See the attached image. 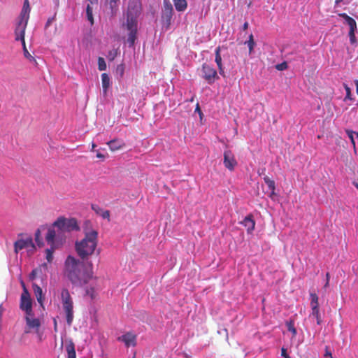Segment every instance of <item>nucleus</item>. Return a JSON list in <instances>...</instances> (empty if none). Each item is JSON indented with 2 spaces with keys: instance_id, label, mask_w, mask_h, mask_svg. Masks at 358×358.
<instances>
[{
  "instance_id": "26",
  "label": "nucleus",
  "mask_w": 358,
  "mask_h": 358,
  "mask_svg": "<svg viewBox=\"0 0 358 358\" xmlns=\"http://www.w3.org/2000/svg\"><path fill=\"white\" fill-rule=\"evenodd\" d=\"M44 229H45V227L41 226L40 228H38L36 230V231L35 233V241L39 247H41L43 245V243L41 238V231L44 230Z\"/></svg>"
},
{
  "instance_id": "44",
  "label": "nucleus",
  "mask_w": 358,
  "mask_h": 358,
  "mask_svg": "<svg viewBox=\"0 0 358 358\" xmlns=\"http://www.w3.org/2000/svg\"><path fill=\"white\" fill-rule=\"evenodd\" d=\"M195 112H197L199 114V115H202V112L201 110V108H200V106H199V103H197L196 106Z\"/></svg>"
},
{
  "instance_id": "47",
  "label": "nucleus",
  "mask_w": 358,
  "mask_h": 358,
  "mask_svg": "<svg viewBox=\"0 0 358 358\" xmlns=\"http://www.w3.org/2000/svg\"><path fill=\"white\" fill-rule=\"evenodd\" d=\"M117 71H120L121 76L124 73V67L122 65L117 66Z\"/></svg>"
},
{
  "instance_id": "33",
  "label": "nucleus",
  "mask_w": 358,
  "mask_h": 358,
  "mask_svg": "<svg viewBox=\"0 0 358 358\" xmlns=\"http://www.w3.org/2000/svg\"><path fill=\"white\" fill-rule=\"evenodd\" d=\"M98 69L99 71H105L106 69V64L103 57L98 58Z\"/></svg>"
},
{
  "instance_id": "53",
  "label": "nucleus",
  "mask_w": 358,
  "mask_h": 358,
  "mask_svg": "<svg viewBox=\"0 0 358 358\" xmlns=\"http://www.w3.org/2000/svg\"><path fill=\"white\" fill-rule=\"evenodd\" d=\"M343 0H336L335 3L336 5H338L340 3H341Z\"/></svg>"
},
{
  "instance_id": "16",
  "label": "nucleus",
  "mask_w": 358,
  "mask_h": 358,
  "mask_svg": "<svg viewBox=\"0 0 358 358\" xmlns=\"http://www.w3.org/2000/svg\"><path fill=\"white\" fill-rule=\"evenodd\" d=\"M346 22L350 27L349 36L352 43L355 42V31L357 29L356 21L351 17L345 14Z\"/></svg>"
},
{
  "instance_id": "57",
  "label": "nucleus",
  "mask_w": 358,
  "mask_h": 358,
  "mask_svg": "<svg viewBox=\"0 0 358 358\" xmlns=\"http://www.w3.org/2000/svg\"><path fill=\"white\" fill-rule=\"evenodd\" d=\"M355 134L357 135V137L358 138V132H355Z\"/></svg>"
},
{
  "instance_id": "21",
  "label": "nucleus",
  "mask_w": 358,
  "mask_h": 358,
  "mask_svg": "<svg viewBox=\"0 0 358 358\" xmlns=\"http://www.w3.org/2000/svg\"><path fill=\"white\" fill-rule=\"evenodd\" d=\"M265 183L268 185V189L271 190L269 196L272 197L275 194V181L270 178L268 176H265L264 177Z\"/></svg>"
},
{
  "instance_id": "22",
  "label": "nucleus",
  "mask_w": 358,
  "mask_h": 358,
  "mask_svg": "<svg viewBox=\"0 0 358 358\" xmlns=\"http://www.w3.org/2000/svg\"><path fill=\"white\" fill-rule=\"evenodd\" d=\"M102 87L104 93H106L110 87V80L108 75L106 73L101 74Z\"/></svg>"
},
{
  "instance_id": "42",
  "label": "nucleus",
  "mask_w": 358,
  "mask_h": 358,
  "mask_svg": "<svg viewBox=\"0 0 358 358\" xmlns=\"http://www.w3.org/2000/svg\"><path fill=\"white\" fill-rule=\"evenodd\" d=\"M22 8H26L30 10L29 3L28 0H24Z\"/></svg>"
},
{
  "instance_id": "25",
  "label": "nucleus",
  "mask_w": 358,
  "mask_h": 358,
  "mask_svg": "<svg viewBox=\"0 0 358 358\" xmlns=\"http://www.w3.org/2000/svg\"><path fill=\"white\" fill-rule=\"evenodd\" d=\"M29 10H27L26 8H22L20 13V15L19 16V22H28L29 18Z\"/></svg>"
},
{
  "instance_id": "28",
  "label": "nucleus",
  "mask_w": 358,
  "mask_h": 358,
  "mask_svg": "<svg viewBox=\"0 0 358 358\" xmlns=\"http://www.w3.org/2000/svg\"><path fill=\"white\" fill-rule=\"evenodd\" d=\"M286 326L289 331L292 332V336L295 337L297 331L296 328L294 327V322L292 320L288 321L286 322Z\"/></svg>"
},
{
  "instance_id": "45",
  "label": "nucleus",
  "mask_w": 358,
  "mask_h": 358,
  "mask_svg": "<svg viewBox=\"0 0 358 358\" xmlns=\"http://www.w3.org/2000/svg\"><path fill=\"white\" fill-rule=\"evenodd\" d=\"M325 357H329V358L333 357L332 354L330 351L328 350V348H326V352L324 355Z\"/></svg>"
},
{
  "instance_id": "1",
  "label": "nucleus",
  "mask_w": 358,
  "mask_h": 358,
  "mask_svg": "<svg viewBox=\"0 0 358 358\" xmlns=\"http://www.w3.org/2000/svg\"><path fill=\"white\" fill-rule=\"evenodd\" d=\"M64 273L73 285L83 287L93 278L92 264L69 255L64 262Z\"/></svg>"
},
{
  "instance_id": "38",
  "label": "nucleus",
  "mask_w": 358,
  "mask_h": 358,
  "mask_svg": "<svg viewBox=\"0 0 358 358\" xmlns=\"http://www.w3.org/2000/svg\"><path fill=\"white\" fill-rule=\"evenodd\" d=\"M116 56H117L116 50H111L108 52V57L109 60L112 61L115 58Z\"/></svg>"
},
{
  "instance_id": "51",
  "label": "nucleus",
  "mask_w": 358,
  "mask_h": 358,
  "mask_svg": "<svg viewBox=\"0 0 358 358\" xmlns=\"http://www.w3.org/2000/svg\"><path fill=\"white\" fill-rule=\"evenodd\" d=\"M326 278H327V281H329V279H330V274H329V273H326Z\"/></svg>"
},
{
  "instance_id": "8",
  "label": "nucleus",
  "mask_w": 358,
  "mask_h": 358,
  "mask_svg": "<svg viewBox=\"0 0 358 358\" xmlns=\"http://www.w3.org/2000/svg\"><path fill=\"white\" fill-rule=\"evenodd\" d=\"M310 306L311 307V313L310 316H313L316 318L317 324L318 325L322 324V318L321 315L320 313V308H319V298L317 295L315 293H310Z\"/></svg>"
},
{
  "instance_id": "50",
  "label": "nucleus",
  "mask_w": 358,
  "mask_h": 358,
  "mask_svg": "<svg viewBox=\"0 0 358 358\" xmlns=\"http://www.w3.org/2000/svg\"><path fill=\"white\" fill-rule=\"evenodd\" d=\"M96 147V144L93 143L92 144V149H91V150L92 151H94V149H95Z\"/></svg>"
},
{
  "instance_id": "9",
  "label": "nucleus",
  "mask_w": 358,
  "mask_h": 358,
  "mask_svg": "<svg viewBox=\"0 0 358 358\" xmlns=\"http://www.w3.org/2000/svg\"><path fill=\"white\" fill-rule=\"evenodd\" d=\"M57 227L53 226V224L48 228V232L45 235V241L50 245H57L59 239L61 232L56 231Z\"/></svg>"
},
{
  "instance_id": "39",
  "label": "nucleus",
  "mask_w": 358,
  "mask_h": 358,
  "mask_svg": "<svg viewBox=\"0 0 358 358\" xmlns=\"http://www.w3.org/2000/svg\"><path fill=\"white\" fill-rule=\"evenodd\" d=\"M103 219H109L110 212L109 210H103L100 215Z\"/></svg>"
},
{
  "instance_id": "14",
  "label": "nucleus",
  "mask_w": 358,
  "mask_h": 358,
  "mask_svg": "<svg viewBox=\"0 0 358 358\" xmlns=\"http://www.w3.org/2000/svg\"><path fill=\"white\" fill-rule=\"evenodd\" d=\"M117 341L123 342L127 348L136 345V336L131 332H127L118 337Z\"/></svg>"
},
{
  "instance_id": "17",
  "label": "nucleus",
  "mask_w": 358,
  "mask_h": 358,
  "mask_svg": "<svg viewBox=\"0 0 358 358\" xmlns=\"http://www.w3.org/2000/svg\"><path fill=\"white\" fill-rule=\"evenodd\" d=\"M241 223L247 228L248 233H252L255 229V221L251 214L247 215Z\"/></svg>"
},
{
  "instance_id": "46",
  "label": "nucleus",
  "mask_w": 358,
  "mask_h": 358,
  "mask_svg": "<svg viewBox=\"0 0 358 358\" xmlns=\"http://www.w3.org/2000/svg\"><path fill=\"white\" fill-rule=\"evenodd\" d=\"M93 294H94V289H91L90 290H89V289L87 290V294L90 295L92 299L94 298Z\"/></svg>"
},
{
  "instance_id": "6",
  "label": "nucleus",
  "mask_w": 358,
  "mask_h": 358,
  "mask_svg": "<svg viewBox=\"0 0 358 358\" xmlns=\"http://www.w3.org/2000/svg\"><path fill=\"white\" fill-rule=\"evenodd\" d=\"M201 71L202 78L210 85L214 83L216 80L219 79L216 70L207 64L202 65Z\"/></svg>"
},
{
  "instance_id": "23",
  "label": "nucleus",
  "mask_w": 358,
  "mask_h": 358,
  "mask_svg": "<svg viewBox=\"0 0 358 358\" xmlns=\"http://www.w3.org/2000/svg\"><path fill=\"white\" fill-rule=\"evenodd\" d=\"M173 3L176 9L179 12L184 11L187 8V3L186 0H173Z\"/></svg>"
},
{
  "instance_id": "48",
  "label": "nucleus",
  "mask_w": 358,
  "mask_h": 358,
  "mask_svg": "<svg viewBox=\"0 0 358 358\" xmlns=\"http://www.w3.org/2000/svg\"><path fill=\"white\" fill-rule=\"evenodd\" d=\"M248 26H249V24L248 22H245L243 25V30L245 31L246 29H248Z\"/></svg>"
},
{
  "instance_id": "5",
  "label": "nucleus",
  "mask_w": 358,
  "mask_h": 358,
  "mask_svg": "<svg viewBox=\"0 0 358 358\" xmlns=\"http://www.w3.org/2000/svg\"><path fill=\"white\" fill-rule=\"evenodd\" d=\"M53 226L57 227L58 231L62 233L70 232L72 231H78L80 227L75 218H65L59 217L53 222Z\"/></svg>"
},
{
  "instance_id": "56",
  "label": "nucleus",
  "mask_w": 358,
  "mask_h": 358,
  "mask_svg": "<svg viewBox=\"0 0 358 358\" xmlns=\"http://www.w3.org/2000/svg\"><path fill=\"white\" fill-rule=\"evenodd\" d=\"M24 332H25L26 334H28V333H29V332H30V330H29H29H25V331H24Z\"/></svg>"
},
{
  "instance_id": "30",
  "label": "nucleus",
  "mask_w": 358,
  "mask_h": 358,
  "mask_svg": "<svg viewBox=\"0 0 358 358\" xmlns=\"http://www.w3.org/2000/svg\"><path fill=\"white\" fill-rule=\"evenodd\" d=\"M245 43L248 45V48H249V53L251 54L252 52L253 51L254 47L255 45V43L254 41V37L252 34L249 36L248 41H247Z\"/></svg>"
},
{
  "instance_id": "18",
  "label": "nucleus",
  "mask_w": 358,
  "mask_h": 358,
  "mask_svg": "<svg viewBox=\"0 0 358 358\" xmlns=\"http://www.w3.org/2000/svg\"><path fill=\"white\" fill-rule=\"evenodd\" d=\"M220 50H221L220 46H218L216 48L215 51V62L217 64V66L218 67L219 73L221 76L224 77L225 75H224V68H223L222 63V57L220 55Z\"/></svg>"
},
{
  "instance_id": "4",
  "label": "nucleus",
  "mask_w": 358,
  "mask_h": 358,
  "mask_svg": "<svg viewBox=\"0 0 358 358\" xmlns=\"http://www.w3.org/2000/svg\"><path fill=\"white\" fill-rule=\"evenodd\" d=\"M122 27L128 31L127 43H129V45L131 47L135 43L138 31L136 15H134L129 10L127 14V21L122 24Z\"/></svg>"
},
{
  "instance_id": "19",
  "label": "nucleus",
  "mask_w": 358,
  "mask_h": 358,
  "mask_svg": "<svg viewBox=\"0 0 358 358\" xmlns=\"http://www.w3.org/2000/svg\"><path fill=\"white\" fill-rule=\"evenodd\" d=\"M111 151H117L124 147L125 143L122 141L114 139L107 143Z\"/></svg>"
},
{
  "instance_id": "36",
  "label": "nucleus",
  "mask_w": 358,
  "mask_h": 358,
  "mask_svg": "<svg viewBox=\"0 0 358 358\" xmlns=\"http://www.w3.org/2000/svg\"><path fill=\"white\" fill-rule=\"evenodd\" d=\"M91 208L98 215H100V213H101V212L103 210L101 208L96 204H92Z\"/></svg>"
},
{
  "instance_id": "54",
  "label": "nucleus",
  "mask_w": 358,
  "mask_h": 358,
  "mask_svg": "<svg viewBox=\"0 0 358 358\" xmlns=\"http://www.w3.org/2000/svg\"><path fill=\"white\" fill-rule=\"evenodd\" d=\"M329 281H327H327H326V283H325V285H324V287H325V288H326V287H327L329 286Z\"/></svg>"
},
{
  "instance_id": "31",
  "label": "nucleus",
  "mask_w": 358,
  "mask_h": 358,
  "mask_svg": "<svg viewBox=\"0 0 358 358\" xmlns=\"http://www.w3.org/2000/svg\"><path fill=\"white\" fill-rule=\"evenodd\" d=\"M117 1L119 0H106V3L109 5L113 15L116 13Z\"/></svg>"
},
{
  "instance_id": "40",
  "label": "nucleus",
  "mask_w": 358,
  "mask_h": 358,
  "mask_svg": "<svg viewBox=\"0 0 358 358\" xmlns=\"http://www.w3.org/2000/svg\"><path fill=\"white\" fill-rule=\"evenodd\" d=\"M39 271L38 269H34L29 275L31 280H34L38 275Z\"/></svg>"
},
{
  "instance_id": "12",
  "label": "nucleus",
  "mask_w": 358,
  "mask_h": 358,
  "mask_svg": "<svg viewBox=\"0 0 358 358\" xmlns=\"http://www.w3.org/2000/svg\"><path fill=\"white\" fill-rule=\"evenodd\" d=\"M31 248L32 250L35 249V245L33 243L31 237H29L25 240L20 239L14 243V250L17 254L18 252L24 248Z\"/></svg>"
},
{
  "instance_id": "20",
  "label": "nucleus",
  "mask_w": 358,
  "mask_h": 358,
  "mask_svg": "<svg viewBox=\"0 0 358 358\" xmlns=\"http://www.w3.org/2000/svg\"><path fill=\"white\" fill-rule=\"evenodd\" d=\"M67 358H76L74 343L70 340L66 345Z\"/></svg>"
},
{
  "instance_id": "2",
  "label": "nucleus",
  "mask_w": 358,
  "mask_h": 358,
  "mask_svg": "<svg viewBox=\"0 0 358 358\" xmlns=\"http://www.w3.org/2000/svg\"><path fill=\"white\" fill-rule=\"evenodd\" d=\"M84 238L75 243V249L82 260L87 259L92 256L97 247L98 232L92 229L90 221L87 220L83 224Z\"/></svg>"
},
{
  "instance_id": "58",
  "label": "nucleus",
  "mask_w": 358,
  "mask_h": 358,
  "mask_svg": "<svg viewBox=\"0 0 358 358\" xmlns=\"http://www.w3.org/2000/svg\"><path fill=\"white\" fill-rule=\"evenodd\" d=\"M331 358H334V357H331Z\"/></svg>"
},
{
  "instance_id": "55",
  "label": "nucleus",
  "mask_w": 358,
  "mask_h": 358,
  "mask_svg": "<svg viewBox=\"0 0 358 358\" xmlns=\"http://www.w3.org/2000/svg\"><path fill=\"white\" fill-rule=\"evenodd\" d=\"M90 2L92 4H93L94 3H97V0H90Z\"/></svg>"
},
{
  "instance_id": "13",
  "label": "nucleus",
  "mask_w": 358,
  "mask_h": 358,
  "mask_svg": "<svg viewBox=\"0 0 358 358\" xmlns=\"http://www.w3.org/2000/svg\"><path fill=\"white\" fill-rule=\"evenodd\" d=\"M27 22H17L15 29V40L20 41L21 43H24L25 41V30L27 28Z\"/></svg>"
},
{
  "instance_id": "27",
  "label": "nucleus",
  "mask_w": 358,
  "mask_h": 358,
  "mask_svg": "<svg viewBox=\"0 0 358 358\" xmlns=\"http://www.w3.org/2000/svg\"><path fill=\"white\" fill-rule=\"evenodd\" d=\"M57 248V245H50V248L46 250V259L50 263L53 259V252Z\"/></svg>"
},
{
  "instance_id": "29",
  "label": "nucleus",
  "mask_w": 358,
  "mask_h": 358,
  "mask_svg": "<svg viewBox=\"0 0 358 358\" xmlns=\"http://www.w3.org/2000/svg\"><path fill=\"white\" fill-rule=\"evenodd\" d=\"M86 15L87 20L90 22L91 24H94V17L92 14V7L90 4H87L86 8Z\"/></svg>"
},
{
  "instance_id": "15",
  "label": "nucleus",
  "mask_w": 358,
  "mask_h": 358,
  "mask_svg": "<svg viewBox=\"0 0 358 358\" xmlns=\"http://www.w3.org/2000/svg\"><path fill=\"white\" fill-rule=\"evenodd\" d=\"M34 314L32 315H26L25 321L27 326L29 329H35L36 333H38L39 328L41 327V321L38 318L32 317Z\"/></svg>"
},
{
  "instance_id": "11",
  "label": "nucleus",
  "mask_w": 358,
  "mask_h": 358,
  "mask_svg": "<svg viewBox=\"0 0 358 358\" xmlns=\"http://www.w3.org/2000/svg\"><path fill=\"white\" fill-rule=\"evenodd\" d=\"M173 6L169 0H164L162 20L169 26L171 24V21L173 16Z\"/></svg>"
},
{
  "instance_id": "3",
  "label": "nucleus",
  "mask_w": 358,
  "mask_h": 358,
  "mask_svg": "<svg viewBox=\"0 0 358 358\" xmlns=\"http://www.w3.org/2000/svg\"><path fill=\"white\" fill-rule=\"evenodd\" d=\"M61 301L62 308L66 315V323L71 326L73 321V301L67 288H62L61 291Z\"/></svg>"
},
{
  "instance_id": "7",
  "label": "nucleus",
  "mask_w": 358,
  "mask_h": 358,
  "mask_svg": "<svg viewBox=\"0 0 358 358\" xmlns=\"http://www.w3.org/2000/svg\"><path fill=\"white\" fill-rule=\"evenodd\" d=\"M24 287V291L21 295L20 308L25 311L26 315H32V302L29 294L24 287V282H22Z\"/></svg>"
},
{
  "instance_id": "37",
  "label": "nucleus",
  "mask_w": 358,
  "mask_h": 358,
  "mask_svg": "<svg viewBox=\"0 0 358 358\" xmlns=\"http://www.w3.org/2000/svg\"><path fill=\"white\" fill-rule=\"evenodd\" d=\"M345 89L346 90V95H345V97L344 100L345 101L347 100V99L352 100L351 91H350V87L348 85H345Z\"/></svg>"
},
{
  "instance_id": "35",
  "label": "nucleus",
  "mask_w": 358,
  "mask_h": 358,
  "mask_svg": "<svg viewBox=\"0 0 358 358\" xmlns=\"http://www.w3.org/2000/svg\"><path fill=\"white\" fill-rule=\"evenodd\" d=\"M346 133H347L348 137L350 138V139L351 140L352 143L355 146V140H354L355 132L352 130L347 129Z\"/></svg>"
},
{
  "instance_id": "24",
  "label": "nucleus",
  "mask_w": 358,
  "mask_h": 358,
  "mask_svg": "<svg viewBox=\"0 0 358 358\" xmlns=\"http://www.w3.org/2000/svg\"><path fill=\"white\" fill-rule=\"evenodd\" d=\"M33 288H34V291L35 295L36 296L37 301L40 303H42V301H43L42 289L38 285H37L36 284L33 285Z\"/></svg>"
},
{
  "instance_id": "41",
  "label": "nucleus",
  "mask_w": 358,
  "mask_h": 358,
  "mask_svg": "<svg viewBox=\"0 0 358 358\" xmlns=\"http://www.w3.org/2000/svg\"><path fill=\"white\" fill-rule=\"evenodd\" d=\"M281 356L284 358H291L287 353V350L284 348L281 349Z\"/></svg>"
},
{
  "instance_id": "10",
  "label": "nucleus",
  "mask_w": 358,
  "mask_h": 358,
  "mask_svg": "<svg viewBox=\"0 0 358 358\" xmlns=\"http://www.w3.org/2000/svg\"><path fill=\"white\" fill-rule=\"evenodd\" d=\"M223 155L225 168L231 171H234L238 163L233 152L231 150H225Z\"/></svg>"
},
{
  "instance_id": "52",
  "label": "nucleus",
  "mask_w": 358,
  "mask_h": 358,
  "mask_svg": "<svg viewBox=\"0 0 358 358\" xmlns=\"http://www.w3.org/2000/svg\"><path fill=\"white\" fill-rule=\"evenodd\" d=\"M355 85H356L357 94H358V80L355 81Z\"/></svg>"
},
{
  "instance_id": "49",
  "label": "nucleus",
  "mask_w": 358,
  "mask_h": 358,
  "mask_svg": "<svg viewBox=\"0 0 358 358\" xmlns=\"http://www.w3.org/2000/svg\"><path fill=\"white\" fill-rule=\"evenodd\" d=\"M54 329L55 331H57V323L55 319H54Z\"/></svg>"
},
{
  "instance_id": "34",
  "label": "nucleus",
  "mask_w": 358,
  "mask_h": 358,
  "mask_svg": "<svg viewBox=\"0 0 358 358\" xmlns=\"http://www.w3.org/2000/svg\"><path fill=\"white\" fill-rule=\"evenodd\" d=\"M288 68V65L286 62H283L280 64H278L275 66V69L278 71H284Z\"/></svg>"
},
{
  "instance_id": "43",
  "label": "nucleus",
  "mask_w": 358,
  "mask_h": 358,
  "mask_svg": "<svg viewBox=\"0 0 358 358\" xmlns=\"http://www.w3.org/2000/svg\"><path fill=\"white\" fill-rule=\"evenodd\" d=\"M96 157L99 159H101L102 160H103L105 159L104 155L101 154L98 150L96 151Z\"/></svg>"
},
{
  "instance_id": "32",
  "label": "nucleus",
  "mask_w": 358,
  "mask_h": 358,
  "mask_svg": "<svg viewBox=\"0 0 358 358\" xmlns=\"http://www.w3.org/2000/svg\"><path fill=\"white\" fill-rule=\"evenodd\" d=\"M22 45L23 48L24 56L30 61H35V59L31 55V54L29 52L27 48L25 41H24V43H22Z\"/></svg>"
}]
</instances>
